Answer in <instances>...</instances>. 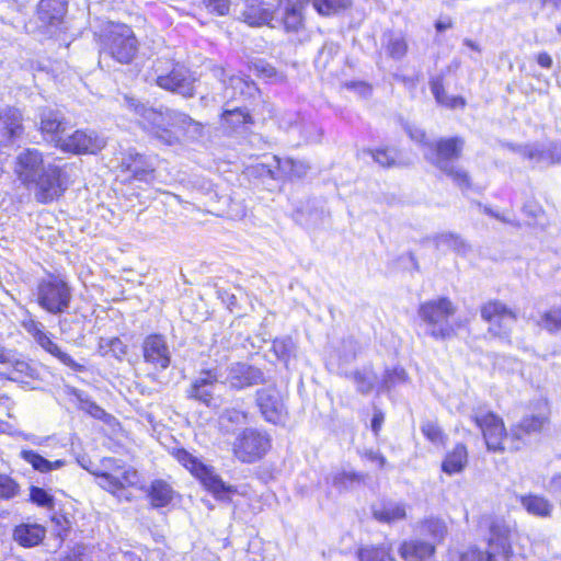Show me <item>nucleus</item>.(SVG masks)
<instances>
[{
  "mask_svg": "<svg viewBox=\"0 0 561 561\" xmlns=\"http://www.w3.org/2000/svg\"><path fill=\"white\" fill-rule=\"evenodd\" d=\"M72 163L46 164V156L38 148L26 147L14 157L13 174L25 188H34L35 201L41 205L59 202L75 183L68 170Z\"/></svg>",
  "mask_w": 561,
  "mask_h": 561,
  "instance_id": "f257e3e1",
  "label": "nucleus"
},
{
  "mask_svg": "<svg viewBox=\"0 0 561 561\" xmlns=\"http://www.w3.org/2000/svg\"><path fill=\"white\" fill-rule=\"evenodd\" d=\"M479 527L485 530L484 547L469 543L450 552L449 561H526L527 537L502 516L482 515Z\"/></svg>",
  "mask_w": 561,
  "mask_h": 561,
  "instance_id": "f03ea898",
  "label": "nucleus"
},
{
  "mask_svg": "<svg viewBox=\"0 0 561 561\" xmlns=\"http://www.w3.org/2000/svg\"><path fill=\"white\" fill-rule=\"evenodd\" d=\"M471 422L479 430L485 450L494 455L517 453L527 440L540 435L549 424L546 414H530L506 428L504 419L495 411H477L471 415Z\"/></svg>",
  "mask_w": 561,
  "mask_h": 561,
  "instance_id": "7ed1b4c3",
  "label": "nucleus"
},
{
  "mask_svg": "<svg viewBox=\"0 0 561 561\" xmlns=\"http://www.w3.org/2000/svg\"><path fill=\"white\" fill-rule=\"evenodd\" d=\"M141 129L167 146L180 142L191 127L201 129L203 124L188 114L170 108H146L141 114Z\"/></svg>",
  "mask_w": 561,
  "mask_h": 561,
  "instance_id": "20e7f679",
  "label": "nucleus"
},
{
  "mask_svg": "<svg viewBox=\"0 0 561 561\" xmlns=\"http://www.w3.org/2000/svg\"><path fill=\"white\" fill-rule=\"evenodd\" d=\"M100 56L119 65H131L139 55L140 43L133 27L126 23L108 21L96 35Z\"/></svg>",
  "mask_w": 561,
  "mask_h": 561,
  "instance_id": "39448f33",
  "label": "nucleus"
},
{
  "mask_svg": "<svg viewBox=\"0 0 561 561\" xmlns=\"http://www.w3.org/2000/svg\"><path fill=\"white\" fill-rule=\"evenodd\" d=\"M170 455L217 501L229 503L238 493L237 486L227 484L213 466L204 462L186 448L174 447L170 450Z\"/></svg>",
  "mask_w": 561,
  "mask_h": 561,
  "instance_id": "423d86ee",
  "label": "nucleus"
},
{
  "mask_svg": "<svg viewBox=\"0 0 561 561\" xmlns=\"http://www.w3.org/2000/svg\"><path fill=\"white\" fill-rule=\"evenodd\" d=\"M457 312V306L447 296H439L421 302L417 307V317L426 325L428 335L434 340H449L457 336L462 321L450 322Z\"/></svg>",
  "mask_w": 561,
  "mask_h": 561,
  "instance_id": "0eeeda50",
  "label": "nucleus"
},
{
  "mask_svg": "<svg viewBox=\"0 0 561 561\" xmlns=\"http://www.w3.org/2000/svg\"><path fill=\"white\" fill-rule=\"evenodd\" d=\"M152 69L156 73L154 83L161 90L179 94L184 99L196 95L198 78L184 62L163 57L157 59Z\"/></svg>",
  "mask_w": 561,
  "mask_h": 561,
  "instance_id": "6e6552de",
  "label": "nucleus"
},
{
  "mask_svg": "<svg viewBox=\"0 0 561 561\" xmlns=\"http://www.w3.org/2000/svg\"><path fill=\"white\" fill-rule=\"evenodd\" d=\"M73 289L67 277L47 273L36 285V304L49 314L66 313L72 302Z\"/></svg>",
  "mask_w": 561,
  "mask_h": 561,
  "instance_id": "1a4fd4ad",
  "label": "nucleus"
},
{
  "mask_svg": "<svg viewBox=\"0 0 561 561\" xmlns=\"http://www.w3.org/2000/svg\"><path fill=\"white\" fill-rule=\"evenodd\" d=\"M272 446V437L266 431L245 427L234 437L231 454L241 463L250 465L264 459Z\"/></svg>",
  "mask_w": 561,
  "mask_h": 561,
  "instance_id": "9d476101",
  "label": "nucleus"
},
{
  "mask_svg": "<svg viewBox=\"0 0 561 561\" xmlns=\"http://www.w3.org/2000/svg\"><path fill=\"white\" fill-rule=\"evenodd\" d=\"M481 320L486 323V334L491 339L510 340L512 325L517 321V311L504 301L492 298L479 306Z\"/></svg>",
  "mask_w": 561,
  "mask_h": 561,
  "instance_id": "9b49d317",
  "label": "nucleus"
},
{
  "mask_svg": "<svg viewBox=\"0 0 561 561\" xmlns=\"http://www.w3.org/2000/svg\"><path fill=\"white\" fill-rule=\"evenodd\" d=\"M288 391L275 385L255 391V405L262 419L275 426H283L289 417Z\"/></svg>",
  "mask_w": 561,
  "mask_h": 561,
  "instance_id": "f8f14e48",
  "label": "nucleus"
},
{
  "mask_svg": "<svg viewBox=\"0 0 561 561\" xmlns=\"http://www.w3.org/2000/svg\"><path fill=\"white\" fill-rule=\"evenodd\" d=\"M104 470L92 471L94 478L99 479V485L111 494H118L127 488L134 486L138 472L133 467H123L113 457H104L101 460Z\"/></svg>",
  "mask_w": 561,
  "mask_h": 561,
  "instance_id": "ddd939ff",
  "label": "nucleus"
},
{
  "mask_svg": "<svg viewBox=\"0 0 561 561\" xmlns=\"http://www.w3.org/2000/svg\"><path fill=\"white\" fill-rule=\"evenodd\" d=\"M21 324L43 351L58 359L62 365L76 373H82L85 370L84 365L76 362L68 353L60 348L58 343L55 341L54 334L46 331L42 322L34 318H28L24 319Z\"/></svg>",
  "mask_w": 561,
  "mask_h": 561,
  "instance_id": "4468645a",
  "label": "nucleus"
},
{
  "mask_svg": "<svg viewBox=\"0 0 561 561\" xmlns=\"http://www.w3.org/2000/svg\"><path fill=\"white\" fill-rule=\"evenodd\" d=\"M465 146L466 140L462 136L454 135L439 137L428 142V152L425 158L438 170H444L449 167L451 162L462 158Z\"/></svg>",
  "mask_w": 561,
  "mask_h": 561,
  "instance_id": "2eb2a0df",
  "label": "nucleus"
},
{
  "mask_svg": "<svg viewBox=\"0 0 561 561\" xmlns=\"http://www.w3.org/2000/svg\"><path fill=\"white\" fill-rule=\"evenodd\" d=\"M23 110L14 105L0 108V150L13 146L26 136Z\"/></svg>",
  "mask_w": 561,
  "mask_h": 561,
  "instance_id": "dca6fc26",
  "label": "nucleus"
},
{
  "mask_svg": "<svg viewBox=\"0 0 561 561\" xmlns=\"http://www.w3.org/2000/svg\"><path fill=\"white\" fill-rule=\"evenodd\" d=\"M105 147V141L94 130L76 129L58 141L57 149L75 156L98 154Z\"/></svg>",
  "mask_w": 561,
  "mask_h": 561,
  "instance_id": "f3484780",
  "label": "nucleus"
},
{
  "mask_svg": "<svg viewBox=\"0 0 561 561\" xmlns=\"http://www.w3.org/2000/svg\"><path fill=\"white\" fill-rule=\"evenodd\" d=\"M310 0H277L280 10L279 26L287 34H298L306 28V14Z\"/></svg>",
  "mask_w": 561,
  "mask_h": 561,
  "instance_id": "a211bd4d",
  "label": "nucleus"
},
{
  "mask_svg": "<svg viewBox=\"0 0 561 561\" xmlns=\"http://www.w3.org/2000/svg\"><path fill=\"white\" fill-rule=\"evenodd\" d=\"M240 21L250 27L273 26L275 11L268 0H239Z\"/></svg>",
  "mask_w": 561,
  "mask_h": 561,
  "instance_id": "6ab92c4d",
  "label": "nucleus"
},
{
  "mask_svg": "<svg viewBox=\"0 0 561 561\" xmlns=\"http://www.w3.org/2000/svg\"><path fill=\"white\" fill-rule=\"evenodd\" d=\"M142 356L147 364L164 370L171 364V355L165 337L160 333L148 334L142 342Z\"/></svg>",
  "mask_w": 561,
  "mask_h": 561,
  "instance_id": "aec40b11",
  "label": "nucleus"
},
{
  "mask_svg": "<svg viewBox=\"0 0 561 561\" xmlns=\"http://www.w3.org/2000/svg\"><path fill=\"white\" fill-rule=\"evenodd\" d=\"M201 377L194 379L188 389L186 397L205 407H211L215 403L213 388L218 381V373L214 368H205L201 371Z\"/></svg>",
  "mask_w": 561,
  "mask_h": 561,
  "instance_id": "412c9836",
  "label": "nucleus"
},
{
  "mask_svg": "<svg viewBox=\"0 0 561 561\" xmlns=\"http://www.w3.org/2000/svg\"><path fill=\"white\" fill-rule=\"evenodd\" d=\"M118 169L129 181L148 182L154 178V168L138 152L127 153L119 162Z\"/></svg>",
  "mask_w": 561,
  "mask_h": 561,
  "instance_id": "4be33fe9",
  "label": "nucleus"
},
{
  "mask_svg": "<svg viewBox=\"0 0 561 561\" xmlns=\"http://www.w3.org/2000/svg\"><path fill=\"white\" fill-rule=\"evenodd\" d=\"M275 164L268 173L273 180L282 183L294 182L306 176L308 164L291 158L273 157Z\"/></svg>",
  "mask_w": 561,
  "mask_h": 561,
  "instance_id": "5701e85b",
  "label": "nucleus"
},
{
  "mask_svg": "<svg viewBox=\"0 0 561 561\" xmlns=\"http://www.w3.org/2000/svg\"><path fill=\"white\" fill-rule=\"evenodd\" d=\"M146 497L152 508L159 510L172 505L181 495L164 479H154L149 483Z\"/></svg>",
  "mask_w": 561,
  "mask_h": 561,
  "instance_id": "b1692460",
  "label": "nucleus"
},
{
  "mask_svg": "<svg viewBox=\"0 0 561 561\" xmlns=\"http://www.w3.org/2000/svg\"><path fill=\"white\" fill-rule=\"evenodd\" d=\"M254 117L247 107L225 108L219 114V124L227 134H236L254 125Z\"/></svg>",
  "mask_w": 561,
  "mask_h": 561,
  "instance_id": "393cba45",
  "label": "nucleus"
},
{
  "mask_svg": "<svg viewBox=\"0 0 561 561\" xmlns=\"http://www.w3.org/2000/svg\"><path fill=\"white\" fill-rule=\"evenodd\" d=\"M36 12L38 20L45 28H58L64 23L67 2L64 0H41Z\"/></svg>",
  "mask_w": 561,
  "mask_h": 561,
  "instance_id": "a878e982",
  "label": "nucleus"
},
{
  "mask_svg": "<svg viewBox=\"0 0 561 561\" xmlns=\"http://www.w3.org/2000/svg\"><path fill=\"white\" fill-rule=\"evenodd\" d=\"M430 89L438 106L449 110H465L467 100L462 95H448L446 91V82L443 75H437L430 79Z\"/></svg>",
  "mask_w": 561,
  "mask_h": 561,
  "instance_id": "bb28decb",
  "label": "nucleus"
},
{
  "mask_svg": "<svg viewBox=\"0 0 561 561\" xmlns=\"http://www.w3.org/2000/svg\"><path fill=\"white\" fill-rule=\"evenodd\" d=\"M435 553V545L420 538L403 540L399 547V554L403 561H430Z\"/></svg>",
  "mask_w": 561,
  "mask_h": 561,
  "instance_id": "cd10ccee",
  "label": "nucleus"
},
{
  "mask_svg": "<svg viewBox=\"0 0 561 561\" xmlns=\"http://www.w3.org/2000/svg\"><path fill=\"white\" fill-rule=\"evenodd\" d=\"M46 528L36 523H21L12 529L13 540L23 548H33L43 542Z\"/></svg>",
  "mask_w": 561,
  "mask_h": 561,
  "instance_id": "c85d7f7f",
  "label": "nucleus"
},
{
  "mask_svg": "<svg viewBox=\"0 0 561 561\" xmlns=\"http://www.w3.org/2000/svg\"><path fill=\"white\" fill-rule=\"evenodd\" d=\"M469 462V448L463 442L456 443L448 450L440 463V470L447 476H454L462 472Z\"/></svg>",
  "mask_w": 561,
  "mask_h": 561,
  "instance_id": "c756f323",
  "label": "nucleus"
},
{
  "mask_svg": "<svg viewBox=\"0 0 561 561\" xmlns=\"http://www.w3.org/2000/svg\"><path fill=\"white\" fill-rule=\"evenodd\" d=\"M518 502L525 512L538 518H550L553 513V504L542 494L528 492L518 496Z\"/></svg>",
  "mask_w": 561,
  "mask_h": 561,
  "instance_id": "7c9ffc66",
  "label": "nucleus"
},
{
  "mask_svg": "<svg viewBox=\"0 0 561 561\" xmlns=\"http://www.w3.org/2000/svg\"><path fill=\"white\" fill-rule=\"evenodd\" d=\"M263 381L261 369L245 364H237L230 373V386L237 390L252 387Z\"/></svg>",
  "mask_w": 561,
  "mask_h": 561,
  "instance_id": "2f4dec72",
  "label": "nucleus"
},
{
  "mask_svg": "<svg viewBox=\"0 0 561 561\" xmlns=\"http://www.w3.org/2000/svg\"><path fill=\"white\" fill-rule=\"evenodd\" d=\"M374 519L381 524H393L407 518V508L402 503L393 501H381L371 508Z\"/></svg>",
  "mask_w": 561,
  "mask_h": 561,
  "instance_id": "473e14b6",
  "label": "nucleus"
},
{
  "mask_svg": "<svg viewBox=\"0 0 561 561\" xmlns=\"http://www.w3.org/2000/svg\"><path fill=\"white\" fill-rule=\"evenodd\" d=\"M66 122L64 118L57 116L50 112L42 115L38 126V131L46 138H48L54 147L57 149L58 141L65 139Z\"/></svg>",
  "mask_w": 561,
  "mask_h": 561,
  "instance_id": "72a5a7b5",
  "label": "nucleus"
},
{
  "mask_svg": "<svg viewBox=\"0 0 561 561\" xmlns=\"http://www.w3.org/2000/svg\"><path fill=\"white\" fill-rule=\"evenodd\" d=\"M420 534L426 538L427 541L436 545L443 543L448 535V527L446 522L438 516H428L419 522Z\"/></svg>",
  "mask_w": 561,
  "mask_h": 561,
  "instance_id": "f704fd0d",
  "label": "nucleus"
},
{
  "mask_svg": "<svg viewBox=\"0 0 561 561\" xmlns=\"http://www.w3.org/2000/svg\"><path fill=\"white\" fill-rule=\"evenodd\" d=\"M355 556L358 561H394L390 542L359 545Z\"/></svg>",
  "mask_w": 561,
  "mask_h": 561,
  "instance_id": "c9c22d12",
  "label": "nucleus"
},
{
  "mask_svg": "<svg viewBox=\"0 0 561 561\" xmlns=\"http://www.w3.org/2000/svg\"><path fill=\"white\" fill-rule=\"evenodd\" d=\"M20 456L23 460L30 463L35 471L41 473H47L53 470L60 469L66 463L62 459L50 461L33 449H24L21 451Z\"/></svg>",
  "mask_w": 561,
  "mask_h": 561,
  "instance_id": "e433bc0d",
  "label": "nucleus"
},
{
  "mask_svg": "<svg viewBox=\"0 0 561 561\" xmlns=\"http://www.w3.org/2000/svg\"><path fill=\"white\" fill-rule=\"evenodd\" d=\"M78 409L83 411L91 417L102 421L108 425H119L117 419L107 413L102 407H100L95 401L89 398H79L78 400Z\"/></svg>",
  "mask_w": 561,
  "mask_h": 561,
  "instance_id": "4c0bfd02",
  "label": "nucleus"
},
{
  "mask_svg": "<svg viewBox=\"0 0 561 561\" xmlns=\"http://www.w3.org/2000/svg\"><path fill=\"white\" fill-rule=\"evenodd\" d=\"M536 324L551 334L561 332V306H552L542 311Z\"/></svg>",
  "mask_w": 561,
  "mask_h": 561,
  "instance_id": "58836bf2",
  "label": "nucleus"
},
{
  "mask_svg": "<svg viewBox=\"0 0 561 561\" xmlns=\"http://www.w3.org/2000/svg\"><path fill=\"white\" fill-rule=\"evenodd\" d=\"M366 152L383 169H391L398 164V150L392 147L381 146L377 148H369Z\"/></svg>",
  "mask_w": 561,
  "mask_h": 561,
  "instance_id": "ea45409f",
  "label": "nucleus"
},
{
  "mask_svg": "<svg viewBox=\"0 0 561 561\" xmlns=\"http://www.w3.org/2000/svg\"><path fill=\"white\" fill-rule=\"evenodd\" d=\"M523 215L526 218V222L529 226H543L548 216L540 202L536 199L528 201L522 208Z\"/></svg>",
  "mask_w": 561,
  "mask_h": 561,
  "instance_id": "a19ab883",
  "label": "nucleus"
},
{
  "mask_svg": "<svg viewBox=\"0 0 561 561\" xmlns=\"http://www.w3.org/2000/svg\"><path fill=\"white\" fill-rule=\"evenodd\" d=\"M319 15L330 16L351 7V0H310Z\"/></svg>",
  "mask_w": 561,
  "mask_h": 561,
  "instance_id": "79ce46f5",
  "label": "nucleus"
},
{
  "mask_svg": "<svg viewBox=\"0 0 561 561\" xmlns=\"http://www.w3.org/2000/svg\"><path fill=\"white\" fill-rule=\"evenodd\" d=\"M440 171L447 175L461 191H469L473 187L472 178L470 173L465 169L449 165Z\"/></svg>",
  "mask_w": 561,
  "mask_h": 561,
  "instance_id": "37998d69",
  "label": "nucleus"
},
{
  "mask_svg": "<svg viewBox=\"0 0 561 561\" xmlns=\"http://www.w3.org/2000/svg\"><path fill=\"white\" fill-rule=\"evenodd\" d=\"M385 49L388 57L400 60L407 56L409 44L404 36L390 35L385 44Z\"/></svg>",
  "mask_w": 561,
  "mask_h": 561,
  "instance_id": "c03bdc74",
  "label": "nucleus"
},
{
  "mask_svg": "<svg viewBox=\"0 0 561 561\" xmlns=\"http://www.w3.org/2000/svg\"><path fill=\"white\" fill-rule=\"evenodd\" d=\"M249 412L237 408H227L224 410L220 421L226 427H238L249 421Z\"/></svg>",
  "mask_w": 561,
  "mask_h": 561,
  "instance_id": "a18cd8bd",
  "label": "nucleus"
},
{
  "mask_svg": "<svg viewBox=\"0 0 561 561\" xmlns=\"http://www.w3.org/2000/svg\"><path fill=\"white\" fill-rule=\"evenodd\" d=\"M421 432L423 436L432 444L445 445L447 442V435L436 422H424L421 426Z\"/></svg>",
  "mask_w": 561,
  "mask_h": 561,
  "instance_id": "49530a36",
  "label": "nucleus"
},
{
  "mask_svg": "<svg viewBox=\"0 0 561 561\" xmlns=\"http://www.w3.org/2000/svg\"><path fill=\"white\" fill-rule=\"evenodd\" d=\"M20 493L19 482L10 474L0 473V500L9 501Z\"/></svg>",
  "mask_w": 561,
  "mask_h": 561,
  "instance_id": "de8ad7c7",
  "label": "nucleus"
},
{
  "mask_svg": "<svg viewBox=\"0 0 561 561\" xmlns=\"http://www.w3.org/2000/svg\"><path fill=\"white\" fill-rule=\"evenodd\" d=\"M30 501L38 507L53 510L55 507V499L45 489L32 485L30 488Z\"/></svg>",
  "mask_w": 561,
  "mask_h": 561,
  "instance_id": "09e8293b",
  "label": "nucleus"
},
{
  "mask_svg": "<svg viewBox=\"0 0 561 561\" xmlns=\"http://www.w3.org/2000/svg\"><path fill=\"white\" fill-rule=\"evenodd\" d=\"M271 351L277 359L286 363L293 355V342L285 337L275 339L272 342Z\"/></svg>",
  "mask_w": 561,
  "mask_h": 561,
  "instance_id": "8fccbe9b",
  "label": "nucleus"
},
{
  "mask_svg": "<svg viewBox=\"0 0 561 561\" xmlns=\"http://www.w3.org/2000/svg\"><path fill=\"white\" fill-rule=\"evenodd\" d=\"M100 348L115 358H123L127 354V345L118 336H113L100 344Z\"/></svg>",
  "mask_w": 561,
  "mask_h": 561,
  "instance_id": "3c124183",
  "label": "nucleus"
},
{
  "mask_svg": "<svg viewBox=\"0 0 561 561\" xmlns=\"http://www.w3.org/2000/svg\"><path fill=\"white\" fill-rule=\"evenodd\" d=\"M206 11L215 16H226L230 13L232 0H201Z\"/></svg>",
  "mask_w": 561,
  "mask_h": 561,
  "instance_id": "603ef678",
  "label": "nucleus"
},
{
  "mask_svg": "<svg viewBox=\"0 0 561 561\" xmlns=\"http://www.w3.org/2000/svg\"><path fill=\"white\" fill-rule=\"evenodd\" d=\"M254 76L264 81H271L278 77L277 69L268 62L260 61L252 65Z\"/></svg>",
  "mask_w": 561,
  "mask_h": 561,
  "instance_id": "864d4df0",
  "label": "nucleus"
},
{
  "mask_svg": "<svg viewBox=\"0 0 561 561\" xmlns=\"http://www.w3.org/2000/svg\"><path fill=\"white\" fill-rule=\"evenodd\" d=\"M365 478L366 476L362 472L342 471L335 477V483L347 486L353 483H362L365 481Z\"/></svg>",
  "mask_w": 561,
  "mask_h": 561,
  "instance_id": "5fc2aeb1",
  "label": "nucleus"
},
{
  "mask_svg": "<svg viewBox=\"0 0 561 561\" xmlns=\"http://www.w3.org/2000/svg\"><path fill=\"white\" fill-rule=\"evenodd\" d=\"M353 379L356 383L357 391L362 394H368L374 388L371 379L364 373L355 371Z\"/></svg>",
  "mask_w": 561,
  "mask_h": 561,
  "instance_id": "6e6d98bb",
  "label": "nucleus"
},
{
  "mask_svg": "<svg viewBox=\"0 0 561 561\" xmlns=\"http://www.w3.org/2000/svg\"><path fill=\"white\" fill-rule=\"evenodd\" d=\"M408 380V374L403 368H393L386 371L385 382L389 386H393L397 382H404Z\"/></svg>",
  "mask_w": 561,
  "mask_h": 561,
  "instance_id": "4d7b16f0",
  "label": "nucleus"
},
{
  "mask_svg": "<svg viewBox=\"0 0 561 561\" xmlns=\"http://www.w3.org/2000/svg\"><path fill=\"white\" fill-rule=\"evenodd\" d=\"M360 457L365 460L376 462L379 468H383L387 463L386 457L382 454L375 451L373 449L364 450L363 453H360Z\"/></svg>",
  "mask_w": 561,
  "mask_h": 561,
  "instance_id": "13d9d810",
  "label": "nucleus"
},
{
  "mask_svg": "<svg viewBox=\"0 0 561 561\" xmlns=\"http://www.w3.org/2000/svg\"><path fill=\"white\" fill-rule=\"evenodd\" d=\"M385 422V413L380 410L374 412L371 419V431L375 436H378Z\"/></svg>",
  "mask_w": 561,
  "mask_h": 561,
  "instance_id": "bf43d9fd",
  "label": "nucleus"
},
{
  "mask_svg": "<svg viewBox=\"0 0 561 561\" xmlns=\"http://www.w3.org/2000/svg\"><path fill=\"white\" fill-rule=\"evenodd\" d=\"M537 64L543 69H550L553 65L551 55L548 51H540L536 55Z\"/></svg>",
  "mask_w": 561,
  "mask_h": 561,
  "instance_id": "052dcab7",
  "label": "nucleus"
},
{
  "mask_svg": "<svg viewBox=\"0 0 561 561\" xmlns=\"http://www.w3.org/2000/svg\"><path fill=\"white\" fill-rule=\"evenodd\" d=\"M12 362V355L9 350L0 345V364L5 365Z\"/></svg>",
  "mask_w": 561,
  "mask_h": 561,
  "instance_id": "680f3d73",
  "label": "nucleus"
},
{
  "mask_svg": "<svg viewBox=\"0 0 561 561\" xmlns=\"http://www.w3.org/2000/svg\"><path fill=\"white\" fill-rule=\"evenodd\" d=\"M454 26V23L451 20H446V21H442V20H438L435 22V28L437 32L442 33L448 28H451Z\"/></svg>",
  "mask_w": 561,
  "mask_h": 561,
  "instance_id": "e2e57ef3",
  "label": "nucleus"
},
{
  "mask_svg": "<svg viewBox=\"0 0 561 561\" xmlns=\"http://www.w3.org/2000/svg\"><path fill=\"white\" fill-rule=\"evenodd\" d=\"M409 135L412 139H417L420 141H425L427 137L426 131L423 129L415 130V135L412 131H410Z\"/></svg>",
  "mask_w": 561,
  "mask_h": 561,
  "instance_id": "0e129e2a",
  "label": "nucleus"
},
{
  "mask_svg": "<svg viewBox=\"0 0 561 561\" xmlns=\"http://www.w3.org/2000/svg\"><path fill=\"white\" fill-rule=\"evenodd\" d=\"M551 484L558 489H561V473L554 474L552 477Z\"/></svg>",
  "mask_w": 561,
  "mask_h": 561,
  "instance_id": "69168bd1",
  "label": "nucleus"
},
{
  "mask_svg": "<svg viewBox=\"0 0 561 561\" xmlns=\"http://www.w3.org/2000/svg\"><path fill=\"white\" fill-rule=\"evenodd\" d=\"M536 156H540V153L539 152H529L527 154V157L530 158V159L535 158Z\"/></svg>",
  "mask_w": 561,
  "mask_h": 561,
  "instance_id": "338daca9",
  "label": "nucleus"
},
{
  "mask_svg": "<svg viewBox=\"0 0 561 561\" xmlns=\"http://www.w3.org/2000/svg\"><path fill=\"white\" fill-rule=\"evenodd\" d=\"M557 33L561 36V24L557 26Z\"/></svg>",
  "mask_w": 561,
  "mask_h": 561,
  "instance_id": "774afa93",
  "label": "nucleus"
}]
</instances>
